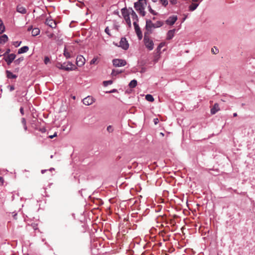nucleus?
Listing matches in <instances>:
<instances>
[{
    "label": "nucleus",
    "mask_w": 255,
    "mask_h": 255,
    "mask_svg": "<svg viewBox=\"0 0 255 255\" xmlns=\"http://www.w3.org/2000/svg\"><path fill=\"white\" fill-rule=\"evenodd\" d=\"M9 87V90L12 91L14 90V87L13 85H10L8 86Z\"/></svg>",
    "instance_id": "obj_42"
},
{
    "label": "nucleus",
    "mask_w": 255,
    "mask_h": 255,
    "mask_svg": "<svg viewBox=\"0 0 255 255\" xmlns=\"http://www.w3.org/2000/svg\"><path fill=\"white\" fill-rule=\"evenodd\" d=\"M148 10L149 11V12L151 13H152L153 15H157V12H156L153 9H152V8H151V6L150 5H149L148 6Z\"/></svg>",
    "instance_id": "obj_29"
},
{
    "label": "nucleus",
    "mask_w": 255,
    "mask_h": 255,
    "mask_svg": "<svg viewBox=\"0 0 255 255\" xmlns=\"http://www.w3.org/2000/svg\"><path fill=\"white\" fill-rule=\"evenodd\" d=\"M160 134L162 136H163L164 135V133L162 132H160Z\"/></svg>",
    "instance_id": "obj_56"
},
{
    "label": "nucleus",
    "mask_w": 255,
    "mask_h": 255,
    "mask_svg": "<svg viewBox=\"0 0 255 255\" xmlns=\"http://www.w3.org/2000/svg\"><path fill=\"white\" fill-rule=\"evenodd\" d=\"M20 43H21V42L18 43V41H16L14 43L13 45H15L16 47H17L20 45Z\"/></svg>",
    "instance_id": "obj_44"
},
{
    "label": "nucleus",
    "mask_w": 255,
    "mask_h": 255,
    "mask_svg": "<svg viewBox=\"0 0 255 255\" xmlns=\"http://www.w3.org/2000/svg\"><path fill=\"white\" fill-rule=\"evenodd\" d=\"M54 34L51 33V34H50L49 35H48V36L49 37V38H52L53 37Z\"/></svg>",
    "instance_id": "obj_51"
},
{
    "label": "nucleus",
    "mask_w": 255,
    "mask_h": 255,
    "mask_svg": "<svg viewBox=\"0 0 255 255\" xmlns=\"http://www.w3.org/2000/svg\"><path fill=\"white\" fill-rule=\"evenodd\" d=\"M177 19V16H170L166 21L165 22L167 24L172 25L174 24Z\"/></svg>",
    "instance_id": "obj_12"
},
{
    "label": "nucleus",
    "mask_w": 255,
    "mask_h": 255,
    "mask_svg": "<svg viewBox=\"0 0 255 255\" xmlns=\"http://www.w3.org/2000/svg\"><path fill=\"white\" fill-rule=\"evenodd\" d=\"M1 23H3L1 19L0 18V24H1Z\"/></svg>",
    "instance_id": "obj_57"
},
{
    "label": "nucleus",
    "mask_w": 255,
    "mask_h": 255,
    "mask_svg": "<svg viewBox=\"0 0 255 255\" xmlns=\"http://www.w3.org/2000/svg\"><path fill=\"white\" fill-rule=\"evenodd\" d=\"M50 61V59L48 57H45L44 58V63L47 64Z\"/></svg>",
    "instance_id": "obj_39"
},
{
    "label": "nucleus",
    "mask_w": 255,
    "mask_h": 255,
    "mask_svg": "<svg viewBox=\"0 0 255 255\" xmlns=\"http://www.w3.org/2000/svg\"><path fill=\"white\" fill-rule=\"evenodd\" d=\"M145 99L149 102H152L154 101V99L153 96L151 95L147 94L145 96Z\"/></svg>",
    "instance_id": "obj_24"
},
{
    "label": "nucleus",
    "mask_w": 255,
    "mask_h": 255,
    "mask_svg": "<svg viewBox=\"0 0 255 255\" xmlns=\"http://www.w3.org/2000/svg\"><path fill=\"white\" fill-rule=\"evenodd\" d=\"M85 59L84 57L80 55L77 56L76 59V64L79 67H81L85 64Z\"/></svg>",
    "instance_id": "obj_11"
},
{
    "label": "nucleus",
    "mask_w": 255,
    "mask_h": 255,
    "mask_svg": "<svg viewBox=\"0 0 255 255\" xmlns=\"http://www.w3.org/2000/svg\"><path fill=\"white\" fill-rule=\"evenodd\" d=\"M74 48L72 46H66L64 48V55L67 58L73 57L75 55L74 52Z\"/></svg>",
    "instance_id": "obj_2"
},
{
    "label": "nucleus",
    "mask_w": 255,
    "mask_h": 255,
    "mask_svg": "<svg viewBox=\"0 0 255 255\" xmlns=\"http://www.w3.org/2000/svg\"><path fill=\"white\" fill-rule=\"evenodd\" d=\"M21 123L23 125V128L25 130H26L27 129V127L26 126V120L24 118L21 119Z\"/></svg>",
    "instance_id": "obj_30"
},
{
    "label": "nucleus",
    "mask_w": 255,
    "mask_h": 255,
    "mask_svg": "<svg viewBox=\"0 0 255 255\" xmlns=\"http://www.w3.org/2000/svg\"><path fill=\"white\" fill-rule=\"evenodd\" d=\"M45 23L52 28H55L56 26V22L51 19H46Z\"/></svg>",
    "instance_id": "obj_13"
},
{
    "label": "nucleus",
    "mask_w": 255,
    "mask_h": 255,
    "mask_svg": "<svg viewBox=\"0 0 255 255\" xmlns=\"http://www.w3.org/2000/svg\"><path fill=\"white\" fill-rule=\"evenodd\" d=\"M23 60V57H20L16 60H15L14 62L16 65H18L19 63Z\"/></svg>",
    "instance_id": "obj_33"
},
{
    "label": "nucleus",
    "mask_w": 255,
    "mask_h": 255,
    "mask_svg": "<svg viewBox=\"0 0 255 255\" xmlns=\"http://www.w3.org/2000/svg\"><path fill=\"white\" fill-rule=\"evenodd\" d=\"M146 5V0H138L137 2L134 3V7L135 9L142 16H144L145 15L144 8Z\"/></svg>",
    "instance_id": "obj_1"
},
{
    "label": "nucleus",
    "mask_w": 255,
    "mask_h": 255,
    "mask_svg": "<svg viewBox=\"0 0 255 255\" xmlns=\"http://www.w3.org/2000/svg\"><path fill=\"white\" fill-rule=\"evenodd\" d=\"M95 101V99L93 97L89 96L83 99V103L86 106H90L94 103Z\"/></svg>",
    "instance_id": "obj_7"
},
{
    "label": "nucleus",
    "mask_w": 255,
    "mask_h": 255,
    "mask_svg": "<svg viewBox=\"0 0 255 255\" xmlns=\"http://www.w3.org/2000/svg\"><path fill=\"white\" fill-rule=\"evenodd\" d=\"M16 11L21 14H25L27 12L26 8L20 4L17 5L16 7Z\"/></svg>",
    "instance_id": "obj_15"
},
{
    "label": "nucleus",
    "mask_w": 255,
    "mask_h": 255,
    "mask_svg": "<svg viewBox=\"0 0 255 255\" xmlns=\"http://www.w3.org/2000/svg\"><path fill=\"white\" fill-rule=\"evenodd\" d=\"M130 15H131V17L134 20V21H136V22L138 21V17L136 13L133 10H132V13H130Z\"/></svg>",
    "instance_id": "obj_22"
},
{
    "label": "nucleus",
    "mask_w": 255,
    "mask_h": 255,
    "mask_svg": "<svg viewBox=\"0 0 255 255\" xmlns=\"http://www.w3.org/2000/svg\"><path fill=\"white\" fill-rule=\"evenodd\" d=\"M107 129L108 131L109 132H112L114 130L112 126H109L107 128Z\"/></svg>",
    "instance_id": "obj_36"
},
{
    "label": "nucleus",
    "mask_w": 255,
    "mask_h": 255,
    "mask_svg": "<svg viewBox=\"0 0 255 255\" xmlns=\"http://www.w3.org/2000/svg\"><path fill=\"white\" fill-rule=\"evenodd\" d=\"M145 28L147 31L150 30L151 28H154V23H153L150 20L147 19L146 20Z\"/></svg>",
    "instance_id": "obj_14"
},
{
    "label": "nucleus",
    "mask_w": 255,
    "mask_h": 255,
    "mask_svg": "<svg viewBox=\"0 0 255 255\" xmlns=\"http://www.w3.org/2000/svg\"><path fill=\"white\" fill-rule=\"evenodd\" d=\"M159 122V120L157 118H155L154 119V123L155 125H157Z\"/></svg>",
    "instance_id": "obj_43"
},
{
    "label": "nucleus",
    "mask_w": 255,
    "mask_h": 255,
    "mask_svg": "<svg viewBox=\"0 0 255 255\" xmlns=\"http://www.w3.org/2000/svg\"><path fill=\"white\" fill-rule=\"evenodd\" d=\"M136 85L137 81L135 80H132L129 84V87L131 88H134Z\"/></svg>",
    "instance_id": "obj_25"
},
{
    "label": "nucleus",
    "mask_w": 255,
    "mask_h": 255,
    "mask_svg": "<svg viewBox=\"0 0 255 255\" xmlns=\"http://www.w3.org/2000/svg\"><path fill=\"white\" fill-rule=\"evenodd\" d=\"M202 0H192V1L193 2H198V1H202Z\"/></svg>",
    "instance_id": "obj_53"
},
{
    "label": "nucleus",
    "mask_w": 255,
    "mask_h": 255,
    "mask_svg": "<svg viewBox=\"0 0 255 255\" xmlns=\"http://www.w3.org/2000/svg\"><path fill=\"white\" fill-rule=\"evenodd\" d=\"M198 6V3H192L189 7V9L190 11H193L195 9H196V8L197 7V6Z\"/></svg>",
    "instance_id": "obj_23"
},
{
    "label": "nucleus",
    "mask_w": 255,
    "mask_h": 255,
    "mask_svg": "<svg viewBox=\"0 0 255 255\" xmlns=\"http://www.w3.org/2000/svg\"><path fill=\"white\" fill-rule=\"evenodd\" d=\"M40 33V29L38 28H34L32 30V35L33 36L38 35Z\"/></svg>",
    "instance_id": "obj_21"
},
{
    "label": "nucleus",
    "mask_w": 255,
    "mask_h": 255,
    "mask_svg": "<svg viewBox=\"0 0 255 255\" xmlns=\"http://www.w3.org/2000/svg\"><path fill=\"white\" fill-rule=\"evenodd\" d=\"M5 30V26L3 23H1L0 24V34L2 33Z\"/></svg>",
    "instance_id": "obj_31"
},
{
    "label": "nucleus",
    "mask_w": 255,
    "mask_h": 255,
    "mask_svg": "<svg viewBox=\"0 0 255 255\" xmlns=\"http://www.w3.org/2000/svg\"><path fill=\"white\" fill-rule=\"evenodd\" d=\"M6 76L9 79H15L17 76L9 71H6Z\"/></svg>",
    "instance_id": "obj_20"
},
{
    "label": "nucleus",
    "mask_w": 255,
    "mask_h": 255,
    "mask_svg": "<svg viewBox=\"0 0 255 255\" xmlns=\"http://www.w3.org/2000/svg\"><path fill=\"white\" fill-rule=\"evenodd\" d=\"M15 57L16 55L14 54H10L5 56L4 59V60L6 62L7 65H9L15 58Z\"/></svg>",
    "instance_id": "obj_10"
},
{
    "label": "nucleus",
    "mask_w": 255,
    "mask_h": 255,
    "mask_svg": "<svg viewBox=\"0 0 255 255\" xmlns=\"http://www.w3.org/2000/svg\"><path fill=\"white\" fill-rule=\"evenodd\" d=\"M3 178L0 176V185L2 184L3 183Z\"/></svg>",
    "instance_id": "obj_49"
},
{
    "label": "nucleus",
    "mask_w": 255,
    "mask_h": 255,
    "mask_svg": "<svg viewBox=\"0 0 255 255\" xmlns=\"http://www.w3.org/2000/svg\"><path fill=\"white\" fill-rule=\"evenodd\" d=\"M175 31V29L169 30L167 33L166 39L167 40L171 39L174 35Z\"/></svg>",
    "instance_id": "obj_17"
},
{
    "label": "nucleus",
    "mask_w": 255,
    "mask_h": 255,
    "mask_svg": "<svg viewBox=\"0 0 255 255\" xmlns=\"http://www.w3.org/2000/svg\"><path fill=\"white\" fill-rule=\"evenodd\" d=\"M122 14L129 27H131V21L129 17V12H128V10L126 8H123L122 9Z\"/></svg>",
    "instance_id": "obj_5"
},
{
    "label": "nucleus",
    "mask_w": 255,
    "mask_h": 255,
    "mask_svg": "<svg viewBox=\"0 0 255 255\" xmlns=\"http://www.w3.org/2000/svg\"><path fill=\"white\" fill-rule=\"evenodd\" d=\"M113 64L115 67H122L125 66L127 64V62L124 59H115L113 60Z\"/></svg>",
    "instance_id": "obj_6"
},
{
    "label": "nucleus",
    "mask_w": 255,
    "mask_h": 255,
    "mask_svg": "<svg viewBox=\"0 0 255 255\" xmlns=\"http://www.w3.org/2000/svg\"><path fill=\"white\" fill-rule=\"evenodd\" d=\"M133 25L134 27V29L135 31V32L139 39H141L142 37V34L141 32V31L140 30V27L138 24L137 23L136 21H133Z\"/></svg>",
    "instance_id": "obj_8"
},
{
    "label": "nucleus",
    "mask_w": 255,
    "mask_h": 255,
    "mask_svg": "<svg viewBox=\"0 0 255 255\" xmlns=\"http://www.w3.org/2000/svg\"><path fill=\"white\" fill-rule=\"evenodd\" d=\"M65 63L62 64L60 63H57L56 67L60 69L64 70L66 71H71L75 69V65L71 62H68L66 66H65Z\"/></svg>",
    "instance_id": "obj_3"
},
{
    "label": "nucleus",
    "mask_w": 255,
    "mask_h": 255,
    "mask_svg": "<svg viewBox=\"0 0 255 255\" xmlns=\"http://www.w3.org/2000/svg\"><path fill=\"white\" fill-rule=\"evenodd\" d=\"M163 24V22L162 21H157L155 23H154V28L159 27L162 26Z\"/></svg>",
    "instance_id": "obj_26"
},
{
    "label": "nucleus",
    "mask_w": 255,
    "mask_h": 255,
    "mask_svg": "<svg viewBox=\"0 0 255 255\" xmlns=\"http://www.w3.org/2000/svg\"><path fill=\"white\" fill-rule=\"evenodd\" d=\"M171 4H176L177 3V0H169Z\"/></svg>",
    "instance_id": "obj_38"
},
{
    "label": "nucleus",
    "mask_w": 255,
    "mask_h": 255,
    "mask_svg": "<svg viewBox=\"0 0 255 255\" xmlns=\"http://www.w3.org/2000/svg\"><path fill=\"white\" fill-rule=\"evenodd\" d=\"M10 50L9 49H7L5 52V53L3 54L4 57L6 56V55L9 54V53L10 52Z\"/></svg>",
    "instance_id": "obj_41"
},
{
    "label": "nucleus",
    "mask_w": 255,
    "mask_h": 255,
    "mask_svg": "<svg viewBox=\"0 0 255 255\" xmlns=\"http://www.w3.org/2000/svg\"><path fill=\"white\" fill-rule=\"evenodd\" d=\"M119 46L125 50L128 48L129 45L126 38L123 37L121 38Z\"/></svg>",
    "instance_id": "obj_9"
},
{
    "label": "nucleus",
    "mask_w": 255,
    "mask_h": 255,
    "mask_svg": "<svg viewBox=\"0 0 255 255\" xmlns=\"http://www.w3.org/2000/svg\"><path fill=\"white\" fill-rule=\"evenodd\" d=\"M56 136H57V133H56V132H55V133L53 135H50V136H49V137L50 138H53L54 137H56Z\"/></svg>",
    "instance_id": "obj_46"
},
{
    "label": "nucleus",
    "mask_w": 255,
    "mask_h": 255,
    "mask_svg": "<svg viewBox=\"0 0 255 255\" xmlns=\"http://www.w3.org/2000/svg\"><path fill=\"white\" fill-rule=\"evenodd\" d=\"M112 83H113V81L112 80L105 81L103 82V85L104 86H107L109 85L112 84Z\"/></svg>",
    "instance_id": "obj_34"
},
{
    "label": "nucleus",
    "mask_w": 255,
    "mask_h": 255,
    "mask_svg": "<svg viewBox=\"0 0 255 255\" xmlns=\"http://www.w3.org/2000/svg\"><path fill=\"white\" fill-rule=\"evenodd\" d=\"M28 49H29V48L28 46H23L18 49V54H22L23 53H25L28 51Z\"/></svg>",
    "instance_id": "obj_18"
},
{
    "label": "nucleus",
    "mask_w": 255,
    "mask_h": 255,
    "mask_svg": "<svg viewBox=\"0 0 255 255\" xmlns=\"http://www.w3.org/2000/svg\"><path fill=\"white\" fill-rule=\"evenodd\" d=\"M132 10H133L132 8H130L129 9V11H128V12H129V15L130 14V13H132Z\"/></svg>",
    "instance_id": "obj_52"
},
{
    "label": "nucleus",
    "mask_w": 255,
    "mask_h": 255,
    "mask_svg": "<svg viewBox=\"0 0 255 255\" xmlns=\"http://www.w3.org/2000/svg\"><path fill=\"white\" fill-rule=\"evenodd\" d=\"M8 40V37L6 35L3 34L0 37V44L5 43Z\"/></svg>",
    "instance_id": "obj_19"
},
{
    "label": "nucleus",
    "mask_w": 255,
    "mask_h": 255,
    "mask_svg": "<svg viewBox=\"0 0 255 255\" xmlns=\"http://www.w3.org/2000/svg\"><path fill=\"white\" fill-rule=\"evenodd\" d=\"M186 17H187L186 16H184V19H183V20H184L186 18Z\"/></svg>",
    "instance_id": "obj_58"
},
{
    "label": "nucleus",
    "mask_w": 255,
    "mask_h": 255,
    "mask_svg": "<svg viewBox=\"0 0 255 255\" xmlns=\"http://www.w3.org/2000/svg\"><path fill=\"white\" fill-rule=\"evenodd\" d=\"M122 72V71H119L118 70H113L111 75H112V76H116L118 74L121 73Z\"/></svg>",
    "instance_id": "obj_27"
},
{
    "label": "nucleus",
    "mask_w": 255,
    "mask_h": 255,
    "mask_svg": "<svg viewBox=\"0 0 255 255\" xmlns=\"http://www.w3.org/2000/svg\"><path fill=\"white\" fill-rule=\"evenodd\" d=\"M160 58V54H158V53H156L155 56H154V61L155 62H156L158 61V59H159Z\"/></svg>",
    "instance_id": "obj_35"
},
{
    "label": "nucleus",
    "mask_w": 255,
    "mask_h": 255,
    "mask_svg": "<svg viewBox=\"0 0 255 255\" xmlns=\"http://www.w3.org/2000/svg\"><path fill=\"white\" fill-rule=\"evenodd\" d=\"M168 0H159V1L162 5H163L164 7H166L168 4Z\"/></svg>",
    "instance_id": "obj_28"
},
{
    "label": "nucleus",
    "mask_w": 255,
    "mask_h": 255,
    "mask_svg": "<svg viewBox=\"0 0 255 255\" xmlns=\"http://www.w3.org/2000/svg\"><path fill=\"white\" fill-rule=\"evenodd\" d=\"M233 116H234V117H237V114L236 113H234V114H233Z\"/></svg>",
    "instance_id": "obj_55"
},
{
    "label": "nucleus",
    "mask_w": 255,
    "mask_h": 255,
    "mask_svg": "<svg viewBox=\"0 0 255 255\" xmlns=\"http://www.w3.org/2000/svg\"><path fill=\"white\" fill-rule=\"evenodd\" d=\"M46 171H47L46 170H42L41 171V173H42V174H43V173H44L45 172H46Z\"/></svg>",
    "instance_id": "obj_54"
},
{
    "label": "nucleus",
    "mask_w": 255,
    "mask_h": 255,
    "mask_svg": "<svg viewBox=\"0 0 255 255\" xmlns=\"http://www.w3.org/2000/svg\"><path fill=\"white\" fill-rule=\"evenodd\" d=\"M97 60V58H94L91 61H90V64H95Z\"/></svg>",
    "instance_id": "obj_37"
},
{
    "label": "nucleus",
    "mask_w": 255,
    "mask_h": 255,
    "mask_svg": "<svg viewBox=\"0 0 255 255\" xmlns=\"http://www.w3.org/2000/svg\"><path fill=\"white\" fill-rule=\"evenodd\" d=\"M165 45V43L164 42H161L160 43L159 45L158 46L159 47V48H161L162 47H163Z\"/></svg>",
    "instance_id": "obj_40"
},
{
    "label": "nucleus",
    "mask_w": 255,
    "mask_h": 255,
    "mask_svg": "<svg viewBox=\"0 0 255 255\" xmlns=\"http://www.w3.org/2000/svg\"><path fill=\"white\" fill-rule=\"evenodd\" d=\"M220 110L219 104L215 103L213 107L211 109V113L212 115L215 114L217 112Z\"/></svg>",
    "instance_id": "obj_16"
},
{
    "label": "nucleus",
    "mask_w": 255,
    "mask_h": 255,
    "mask_svg": "<svg viewBox=\"0 0 255 255\" xmlns=\"http://www.w3.org/2000/svg\"><path fill=\"white\" fill-rule=\"evenodd\" d=\"M211 52L213 54H216L219 53V50L218 48L214 46L212 48Z\"/></svg>",
    "instance_id": "obj_32"
},
{
    "label": "nucleus",
    "mask_w": 255,
    "mask_h": 255,
    "mask_svg": "<svg viewBox=\"0 0 255 255\" xmlns=\"http://www.w3.org/2000/svg\"><path fill=\"white\" fill-rule=\"evenodd\" d=\"M20 113L22 114V115H23L24 114V110H23V108L22 107H21L20 108Z\"/></svg>",
    "instance_id": "obj_47"
},
{
    "label": "nucleus",
    "mask_w": 255,
    "mask_h": 255,
    "mask_svg": "<svg viewBox=\"0 0 255 255\" xmlns=\"http://www.w3.org/2000/svg\"><path fill=\"white\" fill-rule=\"evenodd\" d=\"M144 42L146 47L149 50H151L153 49V42L148 37L147 32L144 33Z\"/></svg>",
    "instance_id": "obj_4"
},
{
    "label": "nucleus",
    "mask_w": 255,
    "mask_h": 255,
    "mask_svg": "<svg viewBox=\"0 0 255 255\" xmlns=\"http://www.w3.org/2000/svg\"><path fill=\"white\" fill-rule=\"evenodd\" d=\"M32 29H33V28H32V26H29V27L28 28L27 30H28V31H30V30H32Z\"/></svg>",
    "instance_id": "obj_50"
},
{
    "label": "nucleus",
    "mask_w": 255,
    "mask_h": 255,
    "mask_svg": "<svg viewBox=\"0 0 255 255\" xmlns=\"http://www.w3.org/2000/svg\"><path fill=\"white\" fill-rule=\"evenodd\" d=\"M105 32L108 34V35H110V33H109V29L108 28V27H107L105 30Z\"/></svg>",
    "instance_id": "obj_45"
},
{
    "label": "nucleus",
    "mask_w": 255,
    "mask_h": 255,
    "mask_svg": "<svg viewBox=\"0 0 255 255\" xmlns=\"http://www.w3.org/2000/svg\"><path fill=\"white\" fill-rule=\"evenodd\" d=\"M161 49V48H159V47L158 46L157 49H156V51H157L156 53H158V54H160V51Z\"/></svg>",
    "instance_id": "obj_48"
}]
</instances>
